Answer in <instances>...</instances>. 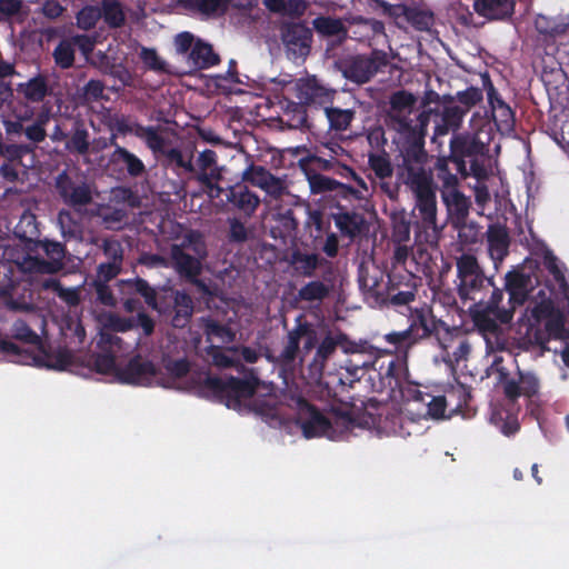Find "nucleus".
Masks as SVG:
<instances>
[{
  "label": "nucleus",
  "mask_w": 569,
  "mask_h": 569,
  "mask_svg": "<svg viewBox=\"0 0 569 569\" xmlns=\"http://www.w3.org/2000/svg\"><path fill=\"white\" fill-rule=\"evenodd\" d=\"M455 260V283L461 305L469 303L468 311L480 330L495 333L498 323L507 325L512 320V310L500 307L502 289L495 286L493 277L486 276L475 254L463 252Z\"/></svg>",
  "instance_id": "f257e3e1"
},
{
  "label": "nucleus",
  "mask_w": 569,
  "mask_h": 569,
  "mask_svg": "<svg viewBox=\"0 0 569 569\" xmlns=\"http://www.w3.org/2000/svg\"><path fill=\"white\" fill-rule=\"evenodd\" d=\"M417 97L407 91H395L389 98L386 123L398 133L397 156H406V151L426 150V134L429 124L427 111H416Z\"/></svg>",
  "instance_id": "f03ea898"
},
{
  "label": "nucleus",
  "mask_w": 569,
  "mask_h": 569,
  "mask_svg": "<svg viewBox=\"0 0 569 569\" xmlns=\"http://www.w3.org/2000/svg\"><path fill=\"white\" fill-rule=\"evenodd\" d=\"M429 160L427 150L421 149L396 156L397 177L413 193L418 218H437V187Z\"/></svg>",
  "instance_id": "7ed1b4c3"
},
{
  "label": "nucleus",
  "mask_w": 569,
  "mask_h": 569,
  "mask_svg": "<svg viewBox=\"0 0 569 569\" xmlns=\"http://www.w3.org/2000/svg\"><path fill=\"white\" fill-rule=\"evenodd\" d=\"M208 256L203 236L197 230H188L179 244L170 248L172 267L178 274L197 284L204 293L209 292L207 284L198 279L201 272V261Z\"/></svg>",
  "instance_id": "20e7f679"
},
{
  "label": "nucleus",
  "mask_w": 569,
  "mask_h": 569,
  "mask_svg": "<svg viewBox=\"0 0 569 569\" xmlns=\"http://www.w3.org/2000/svg\"><path fill=\"white\" fill-rule=\"evenodd\" d=\"M144 142L152 151L157 163L162 167L178 174H192L196 171L192 150L177 148L168 132L144 127Z\"/></svg>",
  "instance_id": "39448f33"
},
{
  "label": "nucleus",
  "mask_w": 569,
  "mask_h": 569,
  "mask_svg": "<svg viewBox=\"0 0 569 569\" xmlns=\"http://www.w3.org/2000/svg\"><path fill=\"white\" fill-rule=\"evenodd\" d=\"M260 383L252 369L244 378L229 376L226 378L207 375L201 385L202 391L211 395L216 400L226 403L228 408H236L241 399H250Z\"/></svg>",
  "instance_id": "423d86ee"
},
{
  "label": "nucleus",
  "mask_w": 569,
  "mask_h": 569,
  "mask_svg": "<svg viewBox=\"0 0 569 569\" xmlns=\"http://www.w3.org/2000/svg\"><path fill=\"white\" fill-rule=\"evenodd\" d=\"M144 303L156 309L160 315L171 316L172 327L179 329L186 328L193 315V301L188 293L171 290L164 295H157L146 281Z\"/></svg>",
  "instance_id": "0eeeda50"
},
{
  "label": "nucleus",
  "mask_w": 569,
  "mask_h": 569,
  "mask_svg": "<svg viewBox=\"0 0 569 569\" xmlns=\"http://www.w3.org/2000/svg\"><path fill=\"white\" fill-rule=\"evenodd\" d=\"M295 97L316 116L329 103H333L337 90L321 83L316 76L299 78L293 82Z\"/></svg>",
  "instance_id": "6e6552de"
},
{
  "label": "nucleus",
  "mask_w": 569,
  "mask_h": 569,
  "mask_svg": "<svg viewBox=\"0 0 569 569\" xmlns=\"http://www.w3.org/2000/svg\"><path fill=\"white\" fill-rule=\"evenodd\" d=\"M343 351L349 355L343 368L350 377V382L360 379V371L375 368L382 357V349L367 340L345 341Z\"/></svg>",
  "instance_id": "1a4fd4ad"
},
{
  "label": "nucleus",
  "mask_w": 569,
  "mask_h": 569,
  "mask_svg": "<svg viewBox=\"0 0 569 569\" xmlns=\"http://www.w3.org/2000/svg\"><path fill=\"white\" fill-rule=\"evenodd\" d=\"M37 247L41 249L48 259L41 257H28L22 262L24 271L39 274H54L64 267L66 246L54 240H39Z\"/></svg>",
  "instance_id": "9d476101"
},
{
  "label": "nucleus",
  "mask_w": 569,
  "mask_h": 569,
  "mask_svg": "<svg viewBox=\"0 0 569 569\" xmlns=\"http://www.w3.org/2000/svg\"><path fill=\"white\" fill-rule=\"evenodd\" d=\"M375 8L392 19L399 27L405 22L410 23L417 31L430 32L435 23L433 13L430 10L411 8L405 4H389L383 0H375Z\"/></svg>",
  "instance_id": "9b49d317"
},
{
  "label": "nucleus",
  "mask_w": 569,
  "mask_h": 569,
  "mask_svg": "<svg viewBox=\"0 0 569 569\" xmlns=\"http://www.w3.org/2000/svg\"><path fill=\"white\" fill-rule=\"evenodd\" d=\"M303 338V349L309 352L317 343V333L310 322L302 320V317H298L295 328L288 331L286 345L278 357L281 366L288 368L295 365Z\"/></svg>",
  "instance_id": "f8f14e48"
},
{
  "label": "nucleus",
  "mask_w": 569,
  "mask_h": 569,
  "mask_svg": "<svg viewBox=\"0 0 569 569\" xmlns=\"http://www.w3.org/2000/svg\"><path fill=\"white\" fill-rule=\"evenodd\" d=\"M297 425L307 439L326 437L330 428V418L302 397L296 400Z\"/></svg>",
  "instance_id": "ddd939ff"
},
{
  "label": "nucleus",
  "mask_w": 569,
  "mask_h": 569,
  "mask_svg": "<svg viewBox=\"0 0 569 569\" xmlns=\"http://www.w3.org/2000/svg\"><path fill=\"white\" fill-rule=\"evenodd\" d=\"M489 152V141H482L480 133L459 134L450 140V154L453 156V169L466 170L465 158L483 157Z\"/></svg>",
  "instance_id": "4468645a"
},
{
  "label": "nucleus",
  "mask_w": 569,
  "mask_h": 569,
  "mask_svg": "<svg viewBox=\"0 0 569 569\" xmlns=\"http://www.w3.org/2000/svg\"><path fill=\"white\" fill-rule=\"evenodd\" d=\"M133 320L130 318H122L119 316H110L104 329L100 332L99 346L100 348H116L120 352L129 351L133 346L139 345L141 335L132 339V341H124L123 338L117 333H126L133 328Z\"/></svg>",
  "instance_id": "2eb2a0df"
},
{
  "label": "nucleus",
  "mask_w": 569,
  "mask_h": 569,
  "mask_svg": "<svg viewBox=\"0 0 569 569\" xmlns=\"http://www.w3.org/2000/svg\"><path fill=\"white\" fill-rule=\"evenodd\" d=\"M56 189L64 204L80 209L92 202V192L84 181H74L67 171L56 177Z\"/></svg>",
  "instance_id": "dca6fc26"
},
{
  "label": "nucleus",
  "mask_w": 569,
  "mask_h": 569,
  "mask_svg": "<svg viewBox=\"0 0 569 569\" xmlns=\"http://www.w3.org/2000/svg\"><path fill=\"white\" fill-rule=\"evenodd\" d=\"M292 276L297 278H313L319 268L331 269L332 263L319 253L299 247L292 248L287 256Z\"/></svg>",
  "instance_id": "f3484780"
},
{
  "label": "nucleus",
  "mask_w": 569,
  "mask_h": 569,
  "mask_svg": "<svg viewBox=\"0 0 569 569\" xmlns=\"http://www.w3.org/2000/svg\"><path fill=\"white\" fill-rule=\"evenodd\" d=\"M409 311L407 329L417 343L437 335L439 328L446 326L442 320L433 316L432 310L427 306L409 308Z\"/></svg>",
  "instance_id": "a211bd4d"
},
{
  "label": "nucleus",
  "mask_w": 569,
  "mask_h": 569,
  "mask_svg": "<svg viewBox=\"0 0 569 569\" xmlns=\"http://www.w3.org/2000/svg\"><path fill=\"white\" fill-rule=\"evenodd\" d=\"M356 114L355 109H342L329 103L321 110L320 116H317L321 123V129L318 131H325L333 138H340L343 132L351 128Z\"/></svg>",
  "instance_id": "6ab92c4d"
},
{
  "label": "nucleus",
  "mask_w": 569,
  "mask_h": 569,
  "mask_svg": "<svg viewBox=\"0 0 569 569\" xmlns=\"http://www.w3.org/2000/svg\"><path fill=\"white\" fill-rule=\"evenodd\" d=\"M281 122L290 129L320 130L321 123L313 111H310L303 103L287 101L283 108Z\"/></svg>",
  "instance_id": "aec40b11"
},
{
  "label": "nucleus",
  "mask_w": 569,
  "mask_h": 569,
  "mask_svg": "<svg viewBox=\"0 0 569 569\" xmlns=\"http://www.w3.org/2000/svg\"><path fill=\"white\" fill-rule=\"evenodd\" d=\"M505 289L509 295V308L505 310H512L516 307L522 306L528 299L529 292L532 289V277L520 270L508 271L505 276Z\"/></svg>",
  "instance_id": "412c9836"
},
{
  "label": "nucleus",
  "mask_w": 569,
  "mask_h": 569,
  "mask_svg": "<svg viewBox=\"0 0 569 569\" xmlns=\"http://www.w3.org/2000/svg\"><path fill=\"white\" fill-rule=\"evenodd\" d=\"M220 63V56L213 50V47L197 38L192 50L189 53V61L181 67V73L192 74L198 70L209 69Z\"/></svg>",
  "instance_id": "4be33fe9"
},
{
  "label": "nucleus",
  "mask_w": 569,
  "mask_h": 569,
  "mask_svg": "<svg viewBox=\"0 0 569 569\" xmlns=\"http://www.w3.org/2000/svg\"><path fill=\"white\" fill-rule=\"evenodd\" d=\"M226 200L231 208L246 218H251L260 204V198L246 184L237 183L226 191Z\"/></svg>",
  "instance_id": "5701e85b"
},
{
  "label": "nucleus",
  "mask_w": 569,
  "mask_h": 569,
  "mask_svg": "<svg viewBox=\"0 0 569 569\" xmlns=\"http://www.w3.org/2000/svg\"><path fill=\"white\" fill-rule=\"evenodd\" d=\"M378 373L382 385L396 393L397 388L409 378L407 358L396 356L387 363L382 361L379 365Z\"/></svg>",
  "instance_id": "b1692460"
},
{
  "label": "nucleus",
  "mask_w": 569,
  "mask_h": 569,
  "mask_svg": "<svg viewBox=\"0 0 569 569\" xmlns=\"http://www.w3.org/2000/svg\"><path fill=\"white\" fill-rule=\"evenodd\" d=\"M243 179L261 188L273 198H280L283 194L284 186L281 179L274 177L262 166L251 164L243 172Z\"/></svg>",
  "instance_id": "393cba45"
},
{
  "label": "nucleus",
  "mask_w": 569,
  "mask_h": 569,
  "mask_svg": "<svg viewBox=\"0 0 569 569\" xmlns=\"http://www.w3.org/2000/svg\"><path fill=\"white\" fill-rule=\"evenodd\" d=\"M378 71V62L376 59L367 56L352 57L345 63L343 76L346 79L363 84L368 82Z\"/></svg>",
  "instance_id": "a878e982"
},
{
  "label": "nucleus",
  "mask_w": 569,
  "mask_h": 569,
  "mask_svg": "<svg viewBox=\"0 0 569 569\" xmlns=\"http://www.w3.org/2000/svg\"><path fill=\"white\" fill-rule=\"evenodd\" d=\"M120 302L127 312L136 311L137 323L142 326V309L138 296H142V279L120 280L118 282Z\"/></svg>",
  "instance_id": "bb28decb"
},
{
  "label": "nucleus",
  "mask_w": 569,
  "mask_h": 569,
  "mask_svg": "<svg viewBox=\"0 0 569 569\" xmlns=\"http://www.w3.org/2000/svg\"><path fill=\"white\" fill-rule=\"evenodd\" d=\"M436 177L441 182L440 192L457 189L459 186L458 174L468 177V170L457 171L453 169V156L438 158L435 163Z\"/></svg>",
  "instance_id": "cd10ccee"
},
{
  "label": "nucleus",
  "mask_w": 569,
  "mask_h": 569,
  "mask_svg": "<svg viewBox=\"0 0 569 569\" xmlns=\"http://www.w3.org/2000/svg\"><path fill=\"white\" fill-rule=\"evenodd\" d=\"M441 198L451 219V223L468 219L471 201L458 188L443 191Z\"/></svg>",
  "instance_id": "c85d7f7f"
},
{
  "label": "nucleus",
  "mask_w": 569,
  "mask_h": 569,
  "mask_svg": "<svg viewBox=\"0 0 569 569\" xmlns=\"http://www.w3.org/2000/svg\"><path fill=\"white\" fill-rule=\"evenodd\" d=\"M488 251L492 260L502 261L508 254L510 237L507 228L491 224L487 231Z\"/></svg>",
  "instance_id": "c756f323"
},
{
  "label": "nucleus",
  "mask_w": 569,
  "mask_h": 569,
  "mask_svg": "<svg viewBox=\"0 0 569 569\" xmlns=\"http://www.w3.org/2000/svg\"><path fill=\"white\" fill-rule=\"evenodd\" d=\"M415 241L419 246L435 248L438 246L441 229L437 218H418L413 224Z\"/></svg>",
  "instance_id": "7c9ffc66"
},
{
  "label": "nucleus",
  "mask_w": 569,
  "mask_h": 569,
  "mask_svg": "<svg viewBox=\"0 0 569 569\" xmlns=\"http://www.w3.org/2000/svg\"><path fill=\"white\" fill-rule=\"evenodd\" d=\"M382 339L390 347L382 349V356L400 353L399 357L407 358L408 351L418 345L407 328L387 332L382 336Z\"/></svg>",
  "instance_id": "2f4dec72"
},
{
  "label": "nucleus",
  "mask_w": 569,
  "mask_h": 569,
  "mask_svg": "<svg viewBox=\"0 0 569 569\" xmlns=\"http://www.w3.org/2000/svg\"><path fill=\"white\" fill-rule=\"evenodd\" d=\"M202 330L210 345L218 342L220 345H229L234 341L236 332L233 329L213 318H201Z\"/></svg>",
  "instance_id": "473e14b6"
},
{
  "label": "nucleus",
  "mask_w": 569,
  "mask_h": 569,
  "mask_svg": "<svg viewBox=\"0 0 569 569\" xmlns=\"http://www.w3.org/2000/svg\"><path fill=\"white\" fill-rule=\"evenodd\" d=\"M512 0H475V10L490 20L509 18L513 13Z\"/></svg>",
  "instance_id": "72a5a7b5"
},
{
  "label": "nucleus",
  "mask_w": 569,
  "mask_h": 569,
  "mask_svg": "<svg viewBox=\"0 0 569 569\" xmlns=\"http://www.w3.org/2000/svg\"><path fill=\"white\" fill-rule=\"evenodd\" d=\"M104 254L111 257L112 260L108 262H101L98 266L97 277L93 280L96 282L108 283L110 280L116 278L121 270L122 251L120 249L114 248L112 243L106 241Z\"/></svg>",
  "instance_id": "f704fd0d"
},
{
  "label": "nucleus",
  "mask_w": 569,
  "mask_h": 569,
  "mask_svg": "<svg viewBox=\"0 0 569 569\" xmlns=\"http://www.w3.org/2000/svg\"><path fill=\"white\" fill-rule=\"evenodd\" d=\"M89 137L83 120L74 119L64 147L71 153L87 154L90 148Z\"/></svg>",
  "instance_id": "c9c22d12"
},
{
  "label": "nucleus",
  "mask_w": 569,
  "mask_h": 569,
  "mask_svg": "<svg viewBox=\"0 0 569 569\" xmlns=\"http://www.w3.org/2000/svg\"><path fill=\"white\" fill-rule=\"evenodd\" d=\"M109 167L119 171L127 169L128 173L134 177L142 173V161L120 146L111 153Z\"/></svg>",
  "instance_id": "e433bc0d"
},
{
  "label": "nucleus",
  "mask_w": 569,
  "mask_h": 569,
  "mask_svg": "<svg viewBox=\"0 0 569 569\" xmlns=\"http://www.w3.org/2000/svg\"><path fill=\"white\" fill-rule=\"evenodd\" d=\"M333 218L339 231L350 239H355L359 236L366 226L363 216L355 211L340 212L335 214Z\"/></svg>",
  "instance_id": "4c0bfd02"
},
{
  "label": "nucleus",
  "mask_w": 569,
  "mask_h": 569,
  "mask_svg": "<svg viewBox=\"0 0 569 569\" xmlns=\"http://www.w3.org/2000/svg\"><path fill=\"white\" fill-rule=\"evenodd\" d=\"M114 380L127 385H142V356L137 353L126 366L118 365Z\"/></svg>",
  "instance_id": "58836bf2"
},
{
  "label": "nucleus",
  "mask_w": 569,
  "mask_h": 569,
  "mask_svg": "<svg viewBox=\"0 0 569 569\" xmlns=\"http://www.w3.org/2000/svg\"><path fill=\"white\" fill-rule=\"evenodd\" d=\"M19 92L31 102H41L49 93L48 81L44 76H37L28 82L19 84Z\"/></svg>",
  "instance_id": "ea45409f"
},
{
  "label": "nucleus",
  "mask_w": 569,
  "mask_h": 569,
  "mask_svg": "<svg viewBox=\"0 0 569 569\" xmlns=\"http://www.w3.org/2000/svg\"><path fill=\"white\" fill-rule=\"evenodd\" d=\"M281 40L289 60L305 61L310 53L312 38H281Z\"/></svg>",
  "instance_id": "a19ab883"
},
{
  "label": "nucleus",
  "mask_w": 569,
  "mask_h": 569,
  "mask_svg": "<svg viewBox=\"0 0 569 569\" xmlns=\"http://www.w3.org/2000/svg\"><path fill=\"white\" fill-rule=\"evenodd\" d=\"M184 7L206 16L224 13L231 0H179Z\"/></svg>",
  "instance_id": "79ce46f5"
},
{
  "label": "nucleus",
  "mask_w": 569,
  "mask_h": 569,
  "mask_svg": "<svg viewBox=\"0 0 569 569\" xmlns=\"http://www.w3.org/2000/svg\"><path fill=\"white\" fill-rule=\"evenodd\" d=\"M355 419L350 413L343 412L330 418V428L327 438L333 441L342 440L351 432Z\"/></svg>",
  "instance_id": "37998d69"
},
{
  "label": "nucleus",
  "mask_w": 569,
  "mask_h": 569,
  "mask_svg": "<svg viewBox=\"0 0 569 569\" xmlns=\"http://www.w3.org/2000/svg\"><path fill=\"white\" fill-rule=\"evenodd\" d=\"M331 291V287L320 280H312L307 282L298 290L297 298L300 301L313 302L322 301Z\"/></svg>",
  "instance_id": "c03bdc74"
},
{
  "label": "nucleus",
  "mask_w": 569,
  "mask_h": 569,
  "mask_svg": "<svg viewBox=\"0 0 569 569\" xmlns=\"http://www.w3.org/2000/svg\"><path fill=\"white\" fill-rule=\"evenodd\" d=\"M266 7L276 13L289 17L301 16L307 9L303 0H263Z\"/></svg>",
  "instance_id": "a18cd8bd"
},
{
  "label": "nucleus",
  "mask_w": 569,
  "mask_h": 569,
  "mask_svg": "<svg viewBox=\"0 0 569 569\" xmlns=\"http://www.w3.org/2000/svg\"><path fill=\"white\" fill-rule=\"evenodd\" d=\"M144 69L153 70L158 73L182 76L181 67H174L158 56L154 49L144 48Z\"/></svg>",
  "instance_id": "49530a36"
},
{
  "label": "nucleus",
  "mask_w": 569,
  "mask_h": 569,
  "mask_svg": "<svg viewBox=\"0 0 569 569\" xmlns=\"http://www.w3.org/2000/svg\"><path fill=\"white\" fill-rule=\"evenodd\" d=\"M194 167L196 171L192 174L197 177L198 181H201L203 174L208 176L211 172L222 174L221 168L217 163V153L211 149H206L199 153Z\"/></svg>",
  "instance_id": "de8ad7c7"
},
{
  "label": "nucleus",
  "mask_w": 569,
  "mask_h": 569,
  "mask_svg": "<svg viewBox=\"0 0 569 569\" xmlns=\"http://www.w3.org/2000/svg\"><path fill=\"white\" fill-rule=\"evenodd\" d=\"M492 120L500 132H510L515 127V114L505 101H498L491 109Z\"/></svg>",
  "instance_id": "09e8293b"
},
{
  "label": "nucleus",
  "mask_w": 569,
  "mask_h": 569,
  "mask_svg": "<svg viewBox=\"0 0 569 569\" xmlns=\"http://www.w3.org/2000/svg\"><path fill=\"white\" fill-rule=\"evenodd\" d=\"M102 349L104 350V352L97 353L92 357L93 368L98 373L112 376L114 378L118 363L116 361V356L113 355V352H120V351L117 350L116 348H113V349L102 348Z\"/></svg>",
  "instance_id": "8fccbe9b"
},
{
  "label": "nucleus",
  "mask_w": 569,
  "mask_h": 569,
  "mask_svg": "<svg viewBox=\"0 0 569 569\" xmlns=\"http://www.w3.org/2000/svg\"><path fill=\"white\" fill-rule=\"evenodd\" d=\"M345 341H350V339L343 333H339L336 337L327 335L317 348L316 361L326 362L336 351L337 347L343 350Z\"/></svg>",
  "instance_id": "3c124183"
},
{
  "label": "nucleus",
  "mask_w": 569,
  "mask_h": 569,
  "mask_svg": "<svg viewBox=\"0 0 569 569\" xmlns=\"http://www.w3.org/2000/svg\"><path fill=\"white\" fill-rule=\"evenodd\" d=\"M74 48L76 43L71 38H61V41L53 51V58L61 69H69L74 62Z\"/></svg>",
  "instance_id": "603ef678"
},
{
  "label": "nucleus",
  "mask_w": 569,
  "mask_h": 569,
  "mask_svg": "<svg viewBox=\"0 0 569 569\" xmlns=\"http://www.w3.org/2000/svg\"><path fill=\"white\" fill-rule=\"evenodd\" d=\"M58 223L60 226L63 238L78 239L81 237V224L77 219H74L70 211L62 209L58 213Z\"/></svg>",
  "instance_id": "864d4df0"
},
{
  "label": "nucleus",
  "mask_w": 569,
  "mask_h": 569,
  "mask_svg": "<svg viewBox=\"0 0 569 569\" xmlns=\"http://www.w3.org/2000/svg\"><path fill=\"white\" fill-rule=\"evenodd\" d=\"M458 231L459 241L463 244H475L480 240V228L473 221H457L452 223Z\"/></svg>",
  "instance_id": "5fc2aeb1"
},
{
  "label": "nucleus",
  "mask_w": 569,
  "mask_h": 569,
  "mask_svg": "<svg viewBox=\"0 0 569 569\" xmlns=\"http://www.w3.org/2000/svg\"><path fill=\"white\" fill-rule=\"evenodd\" d=\"M229 230L227 240L231 244H243L250 239L251 231L239 218H228L227 220Z\"/></svg>",
  "instance_id": "6e6d98bb"
},
{
  "label": "nucleus",
  "mask_w": 569,
  "mask_h": 569,
  "mask_svg": "<svg viewBox=\"0 0 569 569\" xmlns=\"http://www.w3.org/2000/svg\"><path fill=\"white\" fill-rule=\"evenodd\" d=\"M316 31L322 36H337L347 33L343 22L340 19L331 17H319L312 22Z\"/></svg>",
  "instance_id": "4d7b16f0"
},
{
  "label": "nucleus",
  "mask_w": 569,
  "mask_h": 569,
  "mask_svg": "<svg viewBox=\"0 0 569 569\" xmlns=\"http://www.w3.org/2000/svg\"><path fill=\"white\" fill-rule=\"evenodd\" d=\"M536 29L541 36H559L569 33V23H556L546 16H538L535 21Z\"/></svg>",
  "instance_id": "13d9d810"
},
{
  "label": "nucleus",
  "mask_w": 569,
  "mask_h": 569,
  "mask_svg": "<svg viewBox=\"0 0 569 569\" xmlns=\"http://www.w3.org/2000/svg\"><path fill=\"white\" fill-rule=\"evenodd\" d=\"M368 162H369L370 169L375 172V174L379 179L382 180V179L392 177L393 168H392L389 157L386 153L370 154Z\"/></svg>",
  "instance_id": "bf43d9fd"
},
{
  "label": "nucleus",
  "mask_w": 569,
  "mask_h": 569,
  "mask_svg": "<svg viewBox=\"0 0 569 569\" xmlns=\"http://www.w3.org/2000/svg\"><path fill=\"white\" fill-rule=\"evenodd\" d=\"M2 156L8 162H21L24 156L33 152L32 144L24 143H4L2 141Z\"/></svg>",
  "instance_id": "052dcab7"
},
{
  "label": "nucleus",
  "mask_w": 569,
  "mask_h": 569,
  "mask_svg": "<svg viewBox=\"0 0 569 569\" xmlns=\"http://www.w3.org/2000/svg\"><path fill=\"white\" fill-rule=\"evenodd\" d=\"M207 356L211 359V362L218 368H233L240 365L237 360L229 357L226 351L218 345H210L206 348Z\"/></svg>",
  "instance_id": "680f3d73"
},
{
  "label": "nucleus",
  "mask_w": 569,
  "mask_h": 569,
  "mask_svg": "<svg viewBox=\"0 0 569 569\" xmlns=\"http://www.w3.org/2000/svg\"><path fill=\"white\" fill-rule=\"evenodd\" d=\"M308 182L313 194L333 192L337 186V180L321 173L308 174Z\"/></svg>",
  "instance_id": "e2e57ef3"
},
{
  "label": "nucleus",
  "mask_w": 569,
  "mask_h": 569,
  "mask_svg": "<svg viewBox=\"0 0 569 569\" xmlns=\"http://www.w3.org/2000/svg\"><path fill=\"white\" fill-rule=\"evenodd\" d=\"M457 290L451 288H439L433 291V300L442 307L453 311H463L465 306H459Z\"/></svg>",
  "instance_id": "0e129e2a"
},
{
  "label": "nucleus",
  "mask_w": 569,
  "mask_h": 569,
  "mask_svg": "<svg viewBox=\"0 0 569 569\" xmlns=\"http://www.w3.org/2000/svg\"><path fill=\"white\" fill-rule=\"evenodd\" d=\"M467 109L461 106H446L442 111V122L447 129H457L460 127Z\"/></svg>",
  "instance_id": "69168bd1"
},
{
  "label": "nucleus",
  "mask_w": 569,
  "mask_h": 569,
  "mask_svg": "<svg viewBox=\"0 0 569 569\" xmlns=\"http://www.w3.org/2000/svg\"><path fill=\"white\" fill-rule=\"evenodd\" d=\"M101 14H103L106 22L111 27H118L124 20L120 4L113 0H104L102 2Z\"/></svg>",
  "instance_id": "338daca9"
},
{
  "label": "nucleus",
  "mask_w": 569,
  "mask_h": 569,
  "mask_svg": "<svg viewBox=\"0 0 569 569\" xmlns=\"http://www.w3.org/2000/svg\"><path fill=\"white\" fill-rule=\"evenodd\" d=\"M42 365L48 369L62 371L72 365V355L68 350H59L56 353L46 355Z\"/></svg>",
  "instance_id": "774afa93"
}]
</instances>
